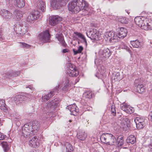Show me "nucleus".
Segmentation results:
<instances>
[{
	"label": "nucleus",
	"mask_w": 152,
	"mask_h": 152,
	"mask_svg": "<svg viewBox=\"0 0 152 152\" xmlns=\"http://www.w3.org/2000/svg\"><path fill=\"white\" fill-rule=\"evenodd\" d=\"M151 140L150 138H148L146 140V143L147 142H151Z\"/></svg>",
	"instance_id": "59"
},
{
	"label": "nucleus",
	"mask_w": 152,
	"mask_h": 152,
	"mask_svg": "<svg viewBox=\"0 0 152 152\" xmlns=\"http://www.w3.org/2000/svg\"><path fill=\"white\" fill-rule=\"evenodd\" d=\"M114 79L116 81L120 80H121V77L120 73H116Z\"/></svg>",
	"instance_id": "44"
},
{
	"label": "nucleus",
	"mask_w": 152,
	"mask_h": 152,
	"mask_svg": "<svg viewBox=\"0 0 152 152\" xmlns=\"http://www.w3.org/2000/svg\"><path fill=\"white\" fill-rule=\"evenodd\" d=\"M2 35L1 32L0 31V39H2Z\"/></svg>",
	"instance_id": "61"
},
{
	"label": "nucleus",
	"mask_w": 152,
	"mask_h": 152,
	"mask_svg": "<svg viewBox=\"0 0 152 152\" xmlns=\"http://www.w3.org/2000/svg\"><path fill=\"white\" fill-rule=\"evenodd\" d=\"M88 3L84 0H74L69 4V10L77 13L81 10L87 11Z\"/></svg>",
	"instance_id": "2"
},
{
	"label": "nucleus",
	"mask_w": 152,
	"mask_h": 152,
	"mask_svg": "<svg viewBox=\"0 0 152 152\" xmlns=\"http://www.w3.org/2000/svg\"><path fill=\"white\" fill-rule=\"evenodd\" d=\"M59 88V85H58V86H56L55 89H54V90L53 91H51V92H53V95L54 94V93H57L58 92V89Z\"/></svg>",
	"instance_id": "50"
},
{
	"label": "nucleus",
	"mask_w": 152,
	"mask_h": 152,
	"mask_svg": "<svg viewBox=\"0 0 152 152\" xmlns=\"http://www.w3.org/2000/svg\"><path fill=\"white\" fill-rule=\"evenodd\" d=\"M67 73L70 76L76 77L78 75V71L74 65L70 64L67 67Z\"/></svg>",
	"instance_id": "10"
},
{
	"label": "nucleus",
	"mask_w": 152,
	"mask_h": 152,
	"mask_svg": "<svg viewBox=\"0 0 152 152\" xmlns=\"http://www.w3.org/2000/svg\"><path fill=\"white\" fill-rule=\"evenodd\" d=\"M126 141L127 143L132 144L135 142L136 138L134 135H131L127 137Z\"/></svg>",
	"instance_id": "28"
},
{
	"label": "nucleus",
	"mask_w": 152,
	"mask_h": 152,
	"mask_svg": "<svg viewBox=\"0 0 152 152\" xmlns=\"http://www.w3.org/2000/svg\"><path fill=\"white\" fill-rule=\"evenodd\" d=\"M50 36L48 30L43 31L38 36L39 40L43 42H50Z\"/></svg>",
	"instance_id": "7"
},
{
	"label": "nucleus",
	"mask_w": 152,
	"mask_h": 152,
	"mask_svg": "<svg viewBox=\"0 0 152 152\" xmlns=\"http://www.w3.org/2000/svg\"><path fill=\"white\" fill-rule=\"evenodd\" d=\"M99 32L96 29L91 28L87 33V35L91 39L98 40L99 39Z\"/></svg>",
	"instance_id": "9"
},
{
	"label": "nucleus",
	"mask_w": 152,
	"mask_h": 152,
	"mask_svg": "<svg viewBox=\"0 0 152 152\" xmlns=\"http://www.w3.org/2000/svg\"><path fill=\"white\" fill-rule=\"evenodd\" d=\"M105 36L110 41L112 42H116L117 41L118 37L117 35L115 36V32L113 31H110L107 33Z\"/></svg>",
	"instance_id": "16"
},
{
	"label": "nucleus",
	"mask_w": 152,
	"mask_h": 152,
	"mask_svg": "<svg viewBox=\"0 0 152 152\" xmlns=\"http://www.w3.org/2000/svg\"><path fill=\"white\" fill-rule=\"evenodd\" d=\"M111 114L114 116H115L116 114V111L115 108V106L114 104H113L111 107Z\"/></svg>",
	"instance_id": "39"
},
{
	"label": "nucleus",
	"mask_w": 152,
	"mask_h": 152,
	"mask_svg": "<svg viewBox=\"0 0 152 152\" xmlns=\"http://www.w3.org/2000/svg\"><path fill=\"white\" fill-rule=\"evenodd\" d=\"M83 48L82 46H80L78 48V52H79L80 53H81L82 51L83 50Z\"/></svg>",
	"instance_id": "53"
},
{
	"label": "nucleus",
	"mask_w": 152,
	"mask_h": 152,
	"mask_svg": "<svg viewBox=\"0 0 152 152\" xmlns=\"http://www.w3.org/2000/svg\"><path fill=\"white\" fill-rule=\"evenodd\" d=\"M73 51L75 54L78 53H80L79 52H78V50H73Z\"/></svg>",
	"instance_id": "58"
},
{
	"label": "nucleus",
	"mask_w": 152,
	"mask_h": 152,
	"mask_svg": "<svg viewBox=\"0 0 152 152\" xmlns=\"http://www.w3.org/2000/svg\"><path fill=\"white\" fill-rule=\"evenodd\" d=\"M87 136V134L83 130H80L77 134L78 139L81 141L85 140Z\"/></svg>",
	"instance_id": "21"
},
{
	"label": "nucleus",
	"mask_w": 152,
	"mask_h": 152,
	"mask_svg": "<svg viewBox=\"0 0 152 152\" xmlns=\"http://www.w3.org/2000/svg\"><path fill=\"white\" fill-rule=\"evenodd\" d=\"M134 84L136 86V91L137 92L141 94L145 91V87L139 79L136 80H135Z\"/></svg>",
	"instance_id": "15"
},
{
	"label": "nucleus",
	"mask_w": 152,
	"mask_h": 152,
	"mask_svg": "<svg viewBox=\"0 0 152 152\" xmlns=\"http://www.w3.org/2000/svg\"><path fill=\"white\" fill-rule=\"evenodd\" d=\"M19 73L15 72L12 71H11L10 72H7L6 74V77L9 78H13L15 77L18 75Z\"/></svg>",
	"instance_id": "26"
},
{
	"label": "nucleus",
	"mask_w": 152,
	"mask_h": 152,
	"mask_svg": "<svg viewBox=\"0 0 152 152\" xmlns=\"http://www.w3.org/2000/svg\"><path fill=\"white\" fill-rule=\"evenodd\" d=\"M26 88H29L31 90L33 91H34V88L32 86H26Z\"/></svg>",
	"instance_id": "52"
},
{
	"label": "nucleus",
	"mask_w": 152,
	"mask_h": 152,
	"mask_svg": "<svg viewBox=\"0 0 152 152\" xmlns=\"http://www.w3.org/2000/svg\"><path fill=\"white\" fill-rule=\"evenodd\" d=\"M6 135H4L0 132V140H4L6 137Z\"/></svg>",
	"instance_id": "51"
},
{
	"label": "nucleus",
	"mask_w": 152,
	"mask_h": 152,
	"mask_svg": "<svg viewBox=\"0 0 152 152\" xmlns=\"http://www.w3.org/2000/svg\"><path fill=\"white\" fill-rule=\"evenodd\" d=\"M100 140L104 143L110 145H113L116 141V139L113 135L107 133L103 134L101 136Z\"/></svg>",
	"instance_id": "3"
},
{
	"label": "nucleus",
	"mask_w": 152,
	"mask_h": 152,
	"mask_svg": "<svg viewBox=\"0 0 152 152\" xmlns=\"http://www.w3.org/2000/svg\"><path fill=\"white\" fill-rule=\"evenodd\" d=\"M34 10L41 11L44 12L45 10L46 6L45 2L42 0H38L35 3L34 5Z\"/></svg>",
	"instance_id": "8"
},
{
	"label": "nucleus",
	"mask_w": 152,
	"mask_h": 152,
	"mask_svg": "<svg viewBox=\"0 0 152 152\" xmlns=\"http://www.w3.org/2000/svg\"><path fill=\"white\" fill-rule=\"evenodd\" d=\"M136 127L138 129H140L142 128L145 124V122L142 123L140 122L138 124H136Z\"/></svg>",
	"instance_id": "45"
},
{
	"label": "nucleus",
	"mask_w": 152,
	"mask_h": 152,
	"mask_svg": "<svg viewBox=\"0 0 152 152\" xmlns=\"http://www.w3.org/2000/svg\"><path fill=\"white\" fill-rule=\"evenodd\" d=\"M0 109L5 112H6L7 110V108L4 100H0Z\"/></svg>",
	"instance_id": "27"
},
{
	"label": "nucleus",
	"mask_w": 152,
	"mask_h": 152,
	"mask_svg": "<svg viewBox=\"0 0 152 152\" xmlns=\"http://www.w3.org/2000/svg\"><path fill=\"white\" fill-rule=\"evenodd\" d=\"M127 32L126 29L123 27H121L118 32L117 35L118 38L123 39L127 34Z\"/></svg>",
	"instance_id": "19"
},
{
	"label": "nucleus",
	"mask_w": 152,
	"mask_h": 152,
	"mask_svg": "<svg viewBox=\"0 0 152 152\" xmlns=\"http://www.w3.org/2000/svg\"><path fill=\"white\" fill-rule=\"evenodd\" d=\"M82 39L83 40V42H84V43L86 46L87 45V42L85 37L84 36L83 38H82Z\"/></svg>",
	"instance_id": "55"
},
{
	"label": "nucleus",
	"mask_w": 152,
	"mask_h": 152,
	"mask_svg": "<svg viewBox=\"0 0 152 152\" xmlns=\"http://www.w3.org/2000/svg\"><path fill=\"white\" fill-rule=\"evenodd\" d=\"M127 104L125 103H123L121 105V109L122 110L125 111L126 113V110H127V107L128 106Z\"/></svg>",
	"instance_id": "40"
},
{
	"label": "nucleus",
	"mask_w": 152,
	"mask_h": 152,
	"mask_svg": "<svg viewBox=\"0 0 152 152\" xmlns=\"http://www.w3.org/2000/svg\"><path fill=\"white\" fill-rule=\"evenodd\" d=\"M131 44L134 48H141L142 46V42H140L139 40L137 39L135 40L131 41Z\"/></svg>",
	"instance_id": "23"
},
{
	"label": "nucleus",
	"mask_w": 152,
	"mask_h": 152,
	"mask_svg": "<svg viewBox=\"0 0 152 152\" xmlns=\"http://www.w3.org/2000/svg\"><path fill=\"white\" fill-rule=\"evenodd\" d=\"M93 96L92 93L90 91H85L83 94V97L86 98L90 99Z\"/></svg>",
	"instance_id": "34"
},
{
	"label": "nucleus",
	"mask_w": 152,
	"mask_h": 152,
	"mask_svg": "<svg viewBox=\"0 0 152 152\" xmlns=\"http://www.w3.org/2000/svg\"><path fill=\"white\" fill-rule=\"evenodd\" d=\"M59 101L57 99H54L52 100L51 102L48 103V106L50 107L52 105H55L57 104L58 103Z\"/></svg>",
	"instance_id": "37"
},
{
	"label": "nucleus",
	"mask_w": 152,
	"mask_h": 152,
	"mask_svg": "<svg viewBox=\"0 0 152 152\" xmlns=\"http://www.w3.org/2000/svg\"><path fill=\"white\" fill-rule=\"evenodd\" d=\"M0 15L5 20L10 19L12 18V14L10 11L4 9L0 11Z\"/></svg>",
	"instance_id": "17"
},
{
	"label": "nucleus",
	"mask_w": 152,
	"mask_h": 152,
	"mask_svg": "<svg viewBox=\"0 0 152 152\" xmlns=\"http://www.w3.org/2000/svg\"><path fill=\"white\" fill-rule=\"evenodd\" d=\"M65 145L67 151L68 152H72L73 151V147L70 144L67 142L65 144Z\"/></svg>",
	"instance_id": "35"
},
{
	"label": "nucleus",
	"mask_w": 152,
	"mask_h": 152,
	"mask_svg": "<svg viewBox=\"0 0 152 152\" xmlns=\"http://www.w3.org/2000/svg\"><path fill=\"white\" fill-rule=\"evenodd\" d=\"M40 16V12L37 10H33L28 13L26 18V20L30 23H33Z\"/></svg>",
	"instance_id": "4"
},
{
	"label": "nucleus",
	"mask_w": 152,
	"mask_h": 152,
	"mask_svg": "<svg viewBox=\"0 0 152 152\" xmlns=\"http://www.w3.org/2000/svg\"><path fill=\"white\" fill-rule=\"evenodd\" d=\"M53 96V92H50L48 94H43L42 96V102H46Z\"/></svg>",
	"instance_id": "25"
},
{
	"label": "nucleus",
	"mask_w": 152,
	"mask_h": 152,
	"mask_svg": "<svg viewBox=\"0 0 152 152\" xmlns=\"http://www.w3.org/2000/svg\"><path fill=\"white\" fill-rule=\"evenodd\" d=\"M80 80V78L78 77L77 78L76 80H75V84H76V83L77 82H79V80Z\"/></svg>",
	"instance_id": "57"
},
{
	"label": "nucleus",
	"mask_w": 152,
	"mask_h": 152,
	"mask_svg": "<svg viewBox=\"0 0 152 152\" xmlns=\"http://www.w3.org/2000/svg\"><path fill=\"white\" fill-rule=\"evenodd\" d=\"M127 104L125 103H123L121 105V109L122 110L125 111L126 113V110H127V107L128 106Z\"/></svg>",
	"instance_id": "41"
},
{
	"label": "nucleus",
	"mask_w": 152,
	"mask_h": 152,
	"mask_svg": "<svg viewBox=\"0 0 152 152\" xmlns=\"http://www.w3.org/2000/svg\"><path fill=\"white\" fill-rule=\"evenodd\" d=\"M143 29L145 30H151L152 29V22L146 23L145 24L143 27Z\"/></svg>",
	"instance_id": "33"
},
{
	"label": "nucleus",
	"mask_w": 152,
	"mask_h": 152,
	"mask_svg": "<svg viewBox=\"0 0 152 152\" xmlns=\"http://www.w3.org/2000/svg\"><path fill=\"white\" fill-rule=\"evenodd\" d=\"M4 152H7L9 149V147L6 142L3 141L1 143Z\"/></svg>",
	"instance_id": "32"
},
{
	"label": "nucleus",
	"mask_w": 152,
	"mask_h": 152,
	"mask_svg": "<svg viewBox=\"0 0 152 152\" xmlns=\"http://www.w3.org/2000/svg\"><path fill=\"white\" fill-rule=\"evenodd\" d=\"M40 126L39 122L37 121L26 123L22 127V135L26 137L34 135L39 130Z\"/></svg>",
	"instance_id": "1"
},
{
	"label": "nucleus",
	"mask_w": 152,
	"mask_h": 152,
	"mask_svg": "<svg viewBox=\"0 0 152 152\" xmlns=\"http://www.w3.org/2000/svg\"><path fill=\"white\" fill-rule=\"evenodd\" d=\"M127 110H126V113L131 114L134 112V109L133 108L130 107L128 106L127 107Z\"/></svg>",
	"instance_id": "46"
},
{
	"label": "nucleus",
	"mask_w": 152,
	"mask_h": 152,
	"mask_svg": "<svg viewBox=\"0 0 152 152\" xmlns=\"http://www.w3.org/2000/svg\"><path fill=\"white\" fill-rule=\"evenodd\" d=\"M148 118L150 119L152 122V111H151L149 114Z\"/></svg>",
	"instance_id": "54"
},
{
	"label": "nucleus",
	"mask_w": 152,
	"mask_h": 152,
	"mask_svg": "<svg viewBox=\"0 0 152 152\" xmlns=\"http://www.w3.org/2000/svg\"><path fill=\"white\" fill-rule=\"evenodd\" d=\"M74 34L78 36L79 37L82 38L84 36L81 33L77 31H75L74 32Z\"/></svg>",
	"instance_id": "48"
},
{
	"label": "nucleus",
	"mask_w": 152,
	"mask_h": 152,
	"mask_svg": "<svg viewBox=\"0 0 152 152\" xmlns=\"http://www.w3.org/2000/svg\"><path fill=\"white\" fill-rule=\"evenodd\" d=\"M118 20L119 22L122 23H127V21L125 18L121 17L118 18Z\"/></svg>",
	"instance_id": "43"
},
{
	"label": "nucleus",
	"mask_w": 152,
	"mask_h": 152,
	"mask_svg": "<svg viewBox=\"0 0 152 152\" xmlns=\"http://www.w3.org/2000/svg\"><path fill=\"white\" fill-rule=\"evenodd\" d=\"M134 122L136 124H139L140 122H145L144 120L142 118H141L139 117H137L134 119Z\"/></svg>",
	"instance_id": "38"
},
{
	"label": "nucleus",
	"mask_w": 152,
	"mask_h": 152,
	"mask_svg": "<svg viewBox=\"0 0 152 152\" xmlns=\"http://www.w3.org/2000/svg\"><path fill=\"white\" fill-rule=\"evenodd\" d=\"M70 111V114L72 115H75L79 111V109L75 104L67 106L66 107Z\"/></svg>",
	"instance_id": "18"
},
{
	"label": "nucleus",
	"mask_w": 152,
	"mask_h": 152,
	"mask_svg": "<svg viewBox=\"0 0 152 152\" xmlns=\"http://www.w3.org/2000/svg\"><path fill=\"white\" fill-rule=\"evenodd\" d=\"M38 140L37 136H34V138H33L29 141V145L31 147L36 148L38 144Z\"/></svg>",
	"instance_id": "22"
},
{
	"label": "nucleus",
	"mask_w": 152,
	"mask_h": 152,
	"mask_svg": "<svg viewBox=\"0 0 152 152\" xmlns=\"http://www.w3.org/2000/svg\"><path fill=\"white\" fill-rule=\"evenodd\" d=\"M19 46L22 48H25L26 49L29 48L31 45L25 43L20 42L19 43Z\"/></svg>",
	"instance_id": "36"
},
{
	"label": "nucleus",
	"mask_w": 152,
	"mask_h": 152,
	"mask_svg": "<svg viewBox=\"0 0 152 152\" xmlns=\"http://www.w3.org/2000/svg\"><path fill=\"white\" fill-rule=\"evenodd\" d=\"M125 120L127 121V122H125V123L124 124V126L123 127L125 128L126 130H127L128 129H129V127L130 126V125L129 124V121H128V119L127 118H126Z\"/></svg>",
	"instance_id": "42"
},
{
	"label": "nucleus",
	"mask_w": 152,
	"mask_h": 152,
	"mask_svg": "<svg viewBox=\"0 0 152 152\" xmlns=\"http://www.w3.org/2000/svg\"><path fill=\"white\" fill-rule=\"evenodd\" d=\"M115 141H116V142L117 143V145L118 146H121L123 145L124 143L123 137L122 136H118Z\"/></svg>",
	"instance_id": "31"
},
{
	"label": "nucleus",
	"mask_w": 152,
	"mask_h": 152,
	"mask_svg": "<svg viewBox=\"0 0 152 152\" xmlns=\"http://www.w3.org/2000/svg\"><path fill=\"white\" fill-rule=\"evenodd\" d=\"M69 87V80L67 78H66L65 79V82L64 83V86L62 88V90L65 92L67 91Z\"/></svg>",
	"instance_id": "30"
},
{
	"label": "nucleus",
	"mask_w": 152,
	"mask_h": 152,
	"mask_svg": "<svg viewBox=\"0 0 152 152\" xmlns=\"http://www.w3.org/2000/svg\"><path fill=\"white\" fill-rule=\"evenodd\" d=\"M16 119H17H17H19V118L18 117H17V118H16Z\"/></svg>",
	"instance_id": "62"
},
{
	"label": "nucleus",
	"mask_w": 152,
	"mask_h": 152,
	"mask_svg": "<svg viewBox=\"0 0 152 152\" xmlns=\"http://www.w3.org/2000/svg\"><path fill=\"white\" fill-rule=\"evenodd\" d=\"M13 14L14 18L17 20H18L22 18L23 15V12L22 11L16 9L14 12Z\"/></svg>",
	"instance_id": "20"
},
{
	"label": "nucleus",
	"mask_w": 152,
	"mask_h": 152,
	"mask_svg": "<svg viewBox=\"0 0 152 152\" xmlns=\"http://www.w3.org/2000/svg\"><path fill=\"white\" fill-rule=\"evenodd\" d=\"M148 147V150L149 152H152V144H149L148 143V144L146 145Z\"/></svg>",
	"instance_id": "49"
},
{
	"label": "nucleus",
	"mask_w": 152,
	"mask_h": 152,
	"mask_svg": "<svg viewBox=\"0 0 152 152\" xmlns=\"http://www.w3.org/2000/svg\"><path fill=\"white\" fill-rule=\"evenodd\" d=\"M99 56L101 60H103L107 58H108L111 55L110 50L108 48L101 50L99 53Z\"/></svg>",
	"instance_id": "13"
},
{
	"label": "nucleus",
	"mask_w": 152,
	"mask_h": 152,
	"mask_svg": "<svg viewBox=\"0 0 152 152\" xmlns=\"http://www.w3.org/2000/svg\"><path fill=\"white\" fill-rule=\"evenodd\" d=\"M67 0H50V3L52 7L54 9H59L62 4V3Z\"/></svg>",
	"instance_id": "12"
},
{
	"label": "nucleus",
	"mask_w": 152,
	"mask_h": 152,
	"mask_svg": "<svg viewBox=\"0 0 152 152\" xmlns=\"http://www.w3.org/2000/svg\"><path fill=\"white\" fill-rule=\"evenodd\" d=\"M26 23L25 22H17L14 26V30L16 34L23 35L27 31V28L24 26V24Z\"/></svg>",
	"instance_id": "5"
},
{
	"label": "nucleus",
	"mask_w": 152,
	"mask_h": 152,
	"mask_svg": "<svg viewBox=\"0 0 152 152\" xmlns=\"http://www.w3.org/2000/svg\"><path fill=\"white\" fill-rule=\"evenodd\" d=\"M32 96L28 94L27 96H26L22 95H16L14 98L17 104H23L25 102L28 101L32 98Z\"/></svg>",
	"instance_id": "6"
},
{
	"label": "nucleus",
	"mask_w": 152,
	"mask_h": 152,
	"mask_svg": "<svg viewBox=\"0 0 152 152\" xmlns=\"http://www.w3.org/2000/svg\"><path fill=\"white\" fill-rule=\"evenodd\" d=\"M16 6L18 8H22L25 6L24 0H16Z\"/></svg>",
	"instance_id": "29"
},
{
	"label": "nucleus",
	"mask_w": 152,
	"mask_h": 152,
	"mask_svg": "<svg viewBox=\"0 0 152 152\" xmlns=\"http://www.w3.org/2000/svg\"><path fill=\"white\" fill-rule=\"evenodd\" d=\"M69 121L70 122H71L72 121V120H69Z\"/></svg>",
	"instance_id": "63"
},
{
	"label": "nucleus",
	"mask_w": 152,
	"mask_h": 152,
	"mask_svg": "<svg viewBox=\"0 0 152 152\" xmlns=\"http://www.w3.org/2000/svg\"><path fill=\"white\" fill-rule=\"evenodd\" d=\"M69 51V50L68 49H64L63 50H62V52L63 53H65L66 52H67Z\"/></svg>",
	"instance_id": "56"
},
{
	"label": "nucleus",
	"mask_w": 152,
	"mask_h": 152,
	"mask_svg": "<svg viewBox=\"0 0 152 152\" xmlns=\"http://www.w3.org/2000/svg\"><path fill=\"white\" fill-rule=\"evenodd\" d=\"M9 3H11L12 1H14V0H6Z\"/></svg>",
	"instance_id": "60"
},
{
	"label": "nucleus",
	"mask_w": 152,
	"mask_h": 152,
	"mask_svg": "<svg viewBox=\"0 0 152 152\" xmlns=\"http://www.w3.org/2000/svg\"><path fill=\"white\" fill-rule=\"evenodd\" d=\"M120 46L121 48L128 50V48L126 45L123 42H121L120 45Z\"/></svg>",
	"instance_id": "47"
},
{
	"label": "nucleus",
	"mask_w": 152,
	"mask_h": 152,
	"mask_svg": "<svg viewBox=\"0 0 152 152\" xmlns=\"http://www.w3.org/2000/svg\"><path fill=\"white\" fill-rule=\"evenodd\" d=\"M55 37L58 40L61 42L63 46L64 47H66V44L65 43L64 37L62 34H56Z\"/></svg>",
	"instance_id": "24"
},
{
	"label": "nucleus",
	"mask_w": 152,
	"mask_h": 152,
	"mask_svg": "<svg viewBox=\"0 0 152 152\" xmlns=\"http://www.w3.org/2000/svg\"><path fill=\"white\" fill-rule=\"evenodd\" d=\"M62 19L61 17L58 15L51 16L49 18V23L51 26H54L61 22Z\"/></svg>",
	"instance_id": "11"
},
{
	"label": "nucleus",
	"mask_w": 152,
	"mask_h": 152,
	"mask_svg": "<svg viewBox=\"0 0 152 152\" xmlns=\"http://www.w3.org/2000/svg\"><path fill=\"white\" fill-rule=\"evenodd\" d=\"M134 21L139 27L143 29V27L145 24L146 20L144 17L138 16L135 18Z\"/></svg>",
	"instance_id": "14"
}]
</instances>
